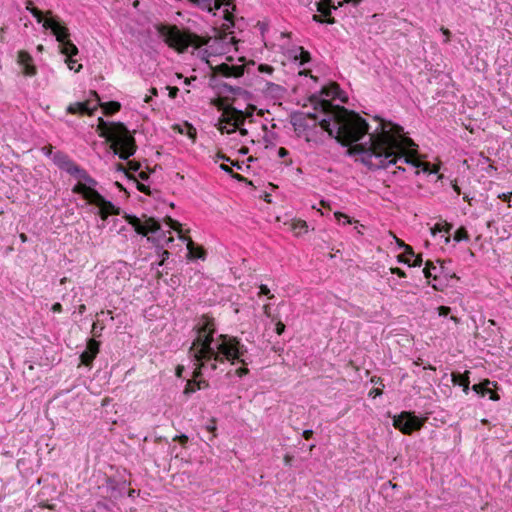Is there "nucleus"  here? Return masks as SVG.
<instances>
[{
  "instance_id": "1",
  "label": "nucleus",
  "mask_w": 512,
  "mask_h": 512,
  "mask_svg": "<svg viewBox=\"0 0 512 512\" xmlns=\"http://www.w3.org/2000/svg\"><path fill=\"white\" fill-rule=\"evenodd\" d=\"M380 124L375 132L370 134L368 144L350 146L346 154L361 155V162L370 170L387 169L396 162L395 156L403 151L405 146L413 144V140L404 135L403 127L380 116H375Z\"/></svg>"
},
{
  "instance_id": "2",
  "label": "nucleus",
  "mask_w": 512,
  "mask_h": 512,
  "mask_svg": "<svg viewBox=\"0 0 512 512\" xmlns=\"http://www.w3.org/2000/svg\"><path fill=\"white\" fill-rule=\"evenodd\" d=\"M330 118L319 121V126L339 144L348 147L369 133L368 122L357 112L344 106H336Z\"/></svg>"
},
{
  "instance_id": "3",
  "label": "nucleus",
  "mask_w": 512,
  "mask_h": 512,
  "mask_svg": "<svg viewBox=\"0 0 512 512\" xmlns=\"http://www.w3.org/2000/svg\"><path fill=\"white\" fill-rule=\"evenodd\" d=\"M97 132L110 142L111 149L120 159L128 160L136 153V140L124 123L107 122L99 117Z\"/></svg>"
},
{
  "instance_id": "4",
  "label": "nucleus",
  "mask_w": 512,
  "mask_h": 512,
  "mask_svg": "<svg viewBox=\"0 0 512 512\" xmlns=\"http://www.w3.org/2000/svg\"><path fill=\"white\" fill-rule=\"evenodd\" d=\"M159 34L165 43L179 53H184L188 47L200 48L209 44L211 37L200 36L190 30H180L176 25H160Z\"/></svg>"
},
{
  "instance_id": "5",
  "label": "nucleus",
  "mask_w": 512,
  "mask_h": 512,
  "mask_svg": "<svg viewBox=\"0 0 512 512\" xmlns=\"http://www.w3.org/2000/svg\"><path fill=\"white\" fill-rule=\"evenodd\" d=\"M247 347L237 337L227 334H221L216 340L215 356L212 357L211 370L217 369V363H224L225 361L235 364L236 362L242 365H248L245 359L247 354Z\"/></svg>"
},
{
  "instance_id": "6",
  "label": "nucleus",
  "mask_w": 512,
  "mask_h": 512,
  "mask_svg": "<svg viewBox=\"0 0 512 512\" xmlns=\"http://www.w3.org/2000/svg\"><path fill=\"white\" fill-rule=\"evenodd\" d=\"M49 18H44V13L34 6V18L38 23H43L45 30H50L56 36L57 41L60 43L61 53L68 58L78 54L77 46L69 39L70 33L67 27L61 25L59 21L52 17L50 11L47 12Z\"/></svg>"
},
{
  "instance_id": "7",
  "label": "nucleus",
  "mask_w": 512,
  "mask_h": 512,
  "mask_svg": "<svg viewBox=\"0 0 512 512\" xmlns=\"http://www.w3.org/2000/svg\"><path fill=\"white\" fill-rule=\"evenodd\" d=\"M123 217L137 234L148 236L147 240L152 242L156 248H163L164 243L167 244L174 240L173 237L166 238L160 222L153 217H149L144 223L135 215L125 213Z\"/></svg>"
},
{
  "instance_id": "8",
  "label": "nucleus",
  "mask_w": 512,
  "mask_h": 512,
  "mask_svg": "<svg viewBox=\"0 0 512 512\" xmlns=\"http://www.w3.org/2000/svg\"><path fill=\"white\" fill-rule=\"evenodd\" d=\"M215 332L216 329H211L208 333L198 335L195 338L189 349V355L192 361H212L216 350V341H214Z\"/></svg>"
},
{
  "instance_id": "9",
  "label": "nucleus",
  "mask_w": 512,
  "mask_h": 512,
  "mask_svg": "<svg viewBox=\"0 0 512 512\" xmlns=\"http://www.w3.org/2000/svg\"><path fill=\"white\" fill-rule=\"evenodd\" d=\"M424 423L425 419L417 417L411 411H402L393 419V426L405 435H411L419 431Z\"/></svg>"
},
{
  "instance_id": "10",
  "label": "nucleus",
  "mask_w": 512,
  "mask_h": 512,
  "mask_svg": "<svg viewBox=\"0 0 512 512\" xmlns=\"http://www.w3.org/2000/svg\"><path fill=\"white\" fill-rule=\"evenodd\" d=\"M316 6L320 15L314 14L312 17L313 21L317 23L334 24L335 18L332 16L331 11L332 9H337V7L342 6V3L339 2L336 6L333 3H328L327 0H320L316 3Z\"/></svg>"
},
{
  "instance_id": "11",
  "label": "nucleus",
  "mask_w": 512,
  "mask_h": 512,
  "mask_svg": "<svg viewBox=\"0 0 512 512\" xmlns=\"http://www.w3.org/2000/svg\"><path fill=\"white\" fill-rule=\"evenodd\" d=\"M91 205H95L99 208L98 214L102 220H106L110 215H120L121 213L119 207H116L111 201L106 200L99 192Z\"/></svg>"
},
{
  "instance_id": "12",
  "label": "nucleus",
  "mask_w": 512,
  "mask_h": 512,
  "mask_svg": "<svg viewBox=\"0 0 512 512\" xmlns=\"http://www.w3.org/2000/svg\"><path fill=\"white\" fill-rule=\"evenodd\" d=\"M246 120V112L237 109L234 106H228L225 109V115L219 118L220 123H226L233 126H243Z\"/></svg>"
},
{
  "instance_id": "13",
  "label": "nucleus",
  "mask_w": 512,
  "mask_h": 512,
  "mask_svg": "<svg viewBox=\"0 0 512 512\" xmlns=\"http://www.w3.org/2000/svg\"><path fill=\"white\" fill-rule=\"evenodd\" d=\"M212 71L216 75H221L223 77H241L244 74L245 66L244 65H229L227 63H221L212 67Z\"/></svg>"
},
{
  "instance_id": "14",
  "label": "nucleus",
  "mask_w": 512,
  "mask_h": 512,
  "mask_svg": "<svg viewBox=\"0 0 512 512\" xmlns=\"http://www.w3.org/2000/svg\"><path fill=\"white\" fill-rule=\"evenodd\" d=\"M414 146H416V144L414 142L411 145L405 146L403 151L397 153V155L395 156L396 162L391 163L390 165H396L398 161L403 159L404 163L410 164V165H412L415 168L422 167L424 162H422L417 157V152L415 150H413V151H411L409 153L407 152L408 149H410V148H412Z\"/></svg>"
},
{
  "instance_id": "15",
  "label": "nucleus",
  "mask_w": 512,
  "mask_h": 512,
  "mask_svg": "<svg viewBox=\"0 0 512 512\" xmlns=\"http://www.w3.org/2000/svg\"><path fill=\"white\" fill-rule=\"evenodd\" d=\"M100 342L95 340L94 338H90L87 341L86 349L81 353L80 360L81 363L85 366H91L93 360L96 358L99 353Z\"/></svg>"
},
{
  "instance_id": "16",
  "label": "nucleus",
  "mask_w": 512,
  "mask_h": 512,
  "mask_svg": "<svg viewBox=\"0 0 512 512\" xmlns=\"http://www.w3.org/2000/svg\"><path fill=\"white\" fill-rule=\"evenodd\" d=\"M309 101L311 104H313L315 110H318L328 116H331V114L336 109L335 107L337 106V105H334L330 100L321 99L316 94H312L309 97Z\"/></svg>"
},
{
  "instance_id": "17",
  "label": "nucleus",
  "mask_w": 512,
  "mask_h": 512,
  "mask_svg": "<svg viewBox=\"0 0 512 512\" xmlns=\"http://www.w3.org/2000/svg\"><path fill=\"white\" fill-rule=\"evenodd\" d=\"M72 191L76 194L82 195V197L91 204L96 195L98 194V191L95 190L93 187L88 186L86 183L78 182L72 189Z\"/></svg>"
},
{
  "instance_id": "18",
  "label": "nucleus",
  "mask_w": 512,
  "mask_h": 512,
  "mask_svg": "<svg viewBox=\"0 0 512 512\" xmlns=\"http://www.w3.org/2000/svg\"><path fill=\"white\" fill-rule=\"evenodd\" d=\"M97 109V106H94L93 108L90 107V102H76L73 104H70L67 107V112L70 114H80V115H93L94 111Z\"/></svg>"
},
{
  "instance_id": "19",
  "label": "nucleus",
  "mask_w": 512,
  "mask_h": 512,
  "mask_svg": "<svg viewBox=\"0 0 512 512\" xmlns=\"http://www.w3.org/2000/svg\"><path fill=\"white\" fill-rule=\"evenodd\" d=\"M126 486L127 482L125 480L117 482L109 479L107 488L110 490V499L118 500L122 498L126 493Z\"/></svg>"
},
{
  "instance_id": "20",
  "label": "nucleus",
  "mask_w": 512,
  "mask_h": 512,
  "mask_svg": "<svg viewBox=\"0 0 512 512\" xmlns=\"http://www.w3.org/2000/svg\"><path fill=\"white\" fill-rule=\"evenodd\" d=\"M186 246H187V250H188L187 257L189 259H201V260L206 259L207 252H206L205 248L201 245L195 244L191 238H188Z\"/></svg>"
},
{
  "instance_id": "21",
  "label": "nucleus",
  "mask_w": 512,
  "mask_h": 512,
  "mask_svg": "<svg viewBox=\"0 0 512 512\" xmlns=\"http://www.w3.org/2000/svg\"><path fill=\"white\" fill-rule=\"evenodd\" d=\"M54 487H43L41 491L37 493L36 501L38 502L39 507L41 508H52V505L49 503L50 500H53L52 495L55 494Z\"/></svg>"
},
{
  "instance_id": "22",
  "label": "nucleus",
  "mask_w": 512,
  "mask_h": 512,
  "mask_svg": "<svg viewBox=\"0 0 512 512\" xmlns=\"http://www.w3.org/2000/svg\"><path fill=\"white\" fill-rule=\"evenodd\" d=\"M469 375H470V371H465L464 373L453 372L451 374L452 383L454 385H458V386L463 387V391H464L465 394H468L469 389H470V387H469V385H470Z\"/></svg>"
},
{
  "instance_id": "23",
  "label": "nucleus",
  "mask_w": 512,
  "mask_h": 512,
  "mask_svg": "<svg viewBox=\"0 0 512 512\" xmlns=\"http://www.w3.org/2000/svg\"><path fill=\"white\" fill-rule=\"evenodd\" d=\"M290 122L293 125L295 131H305L310 128L307 123L306 114L304 112H294L290 116Z\"/></svg>"
},
{
  "instance_id": "24",
  "label": "nucleus",
  "mask_w": 512,
  "mask_h": 512,
  "mask_svg": "<svg viewBox=\"0 0 512 512\" xmlns=\"http://www.w3.org/2000/svg\"><path fill=\"white\" fill-rule=\"evenodd\" d=\"M18 64L22 67L25 75H32V58L27 51L21 50L18 52Z\"/></svg>"
},
{
  "instance_id": "25",
  "label": "nucleus",
  "mask_w": 512,
  "mask_h": 512,
  "mask_svg": "<svg viewBox=\"0 0 512 512\" xmlns=\"http://www.w3.org/2000/svg\"><path fill=\"white\" fill-rule=\"evenodd\" d=\"M195 329L197 330L198 335L206 334L209 330L216 329L214 319L207 315H203L195 326Z\"/></svg>"
},
{
  "instance_id": "26",
  "label": "nucleus",
  "mask_w": 512,
  "mask_h": 512,
  "mask_svg": "<svg viewBox=\"0 0 512 512\" xmlns=\"http://www.w3.org/2000/svg\"><path fill=\"white\" fill-rule=\"evenodd\" d=\"M341 93L342 91L340 89V86L336 82H332L329 85L323 86L321 89V95H324L326 97L339 98L342 101H344V99L340 97Z\"/></svg>"
},
{
  "instance_id": "27",
  "label": "nucleus",
  "mask_w": 512,
  "mask_h": 512,
  "mask_svg": "<svg viewBox=\"0 0 512 512\" xmlns=\"http://www.w3.org/2000/svg\"><path fill=\"white\" fill-rule=\"evenodd\" d=\"M53 160L61 169L65 170L66 172L68 171V168H71L74 164V162L66 154L60 152L54 154Z\"/></svg>"
},
{
  "instance_id": "28",
  "label": "nucleus",
  "mask_w": 512,
  "mask_h": 512,
  "mask_svg": "<svg viewBox=\"0 0 512 512\" xmlns=\"http://www.w3.org/2000/svg\"><path fill=\"white\" fill-rule=\"evenodd\" d=\"M103 109V113L106 116H112L121 110V103L117 101H108L105 103H99Z\"/></svg>"
},
{
  "instance_id": "29",
  "label": "nucleus",
  "mask_w": 512,
  "mask_h": 512,
  "mask_svg": "<svg viewBox=\"0 0 512 512\" xmlns=\"http://www.w3.org/2000/svg\"><path fill=\"white\" fill-rule=\"evenodd\" d=\"M492 384V382L488 379H485L484 381L474 384L472 386V390L477 393L478 395L484 397L488 392H490L489 385Z\"/></svg>"
},
{
  "instance_id": "30",
  "label": "nucleus",
  "mask_w": 512,
  "mask_h": 512,
  "mask_svg": "<svg viewBox=\"0 0 512 512\" xmlns=\"http://www.w3.org/2000/svg\"><path fill=\"white\" fill-rule=\"evenodd\" d=\"M220 92L224 93H232L235 95H242V94H248L247 91L243 90L241 87H234L228 83H221L219 84Z\"/></svg>"
},
{
  "instance_id": "31",
  "label": "nucleus",
  "mask_w": 512,
  "mask_h": 512,
  "mask_svg": "<svg viewBox=\"0 0 512 512\" xmlns=\"http://www.w3.org/2000/svg\"><path fill=\"white\" fill-rule=\"evenodd\" d=\"M194 362H195L196 367L193 370L191 380H197L198 378H200L202 376V369L206 368V367H209L211 369V363H213V361H205V362L194 361Z\"/></svg>"
},
{
  "instance_id": "32",
  "label": "nucleus",
  "mask_w": 512,
  "mask_h": 512,
  "mask_svg": "<svg viewBox=\"0 0 512 512\" xmlns=\"http://www.w3.org/2000/svg\"><path fill=\"white\" fill-rule=\"evenodd\" d=\"M453 239H454L456 242H460V241H468V240H469V234H468L467 229H466L464 226L459 227V228L455 231L454 236H453Z\"/></svg>"
},
{
  "instance_id": "33",
  "label": "nucleus",
  "mask_w": 512,
  "mask_h": 512,
  "mask_svg": "<svg viewBox=\"0 0 512 512\" xmlns=\"http://www.w3.org/2000/svg\"><path fill=\"white\" fill-rule=\"evenodd\" d=\"M226 100L227 98L217 97L211 100V105L217 108L218 111H222V115H225V109H227L229 106L226 105Z\"/></svg>"
},
{
  "instance_id": "34",
  "label": "nucleus",
  "mask_w": 512,
  "mask_h": 512,
  "mask_svg": "<svg viewBox=\"0 0 512 512\" xmlns=\"http://www.w3.org/2000/svg\"><path fill=\"white\" fill-rule=\"evenodd\" d=\"M67 173L80 180L82 177L86 175L87 171L74 163L71 168H68Z\"/></svg>"
},
{
  "instance_id": "35",
  "label": "nucleus",
  "mask_w": 512,
  "mask_h": 512,
  "mask_svg": "<svg viewBox=\"0 0 512 512\" xmlns=\"http://www.w3.org/2000/svg\"><path fill=\"white\" fill-rule=\"evenodd\" d=\"M212 1L213 0H192V4H194L195 6L201 8L203 10L212 12L213 11Z\"/></svg>"
},
{
  "instance_id": "36",
  "label": "nucleus",
  "mask_w": 512,
  "mask_h": 512,
  "mask_svg": "<svg viewBox=\"0 0 512 512\" xmlns=\"http://www.w3.org/2000/svg\"><path fill=\"white\" fill-rule=\"evenodd\" d=\"M128 178L133 180L134 182H136V187L140 192H142L146 195H151V190H150L149 186L137 181V179L134 175H128Z\"/></svg>"
},
{
  "instance_id": "37",
  "label": "nucleus",
  "mask_w": 512,
  "mask_h": 512,
  "mask_svg": "<svg viewBox=\"0 0 512 512\" xmlns=\"http://www.w3.org/2000/svg\"><path fill=\"white\" fill-rule=\"evenodd\" d=\"M437 267L434 265V263L430 260L426 261L425 267L423 269V273L425 278L430 279L434 274H432V270H436Z\"/></svg>"
},
{
  "instance_id": "38",
  "label": "nucleus",
  "mask_w": 512,
  "mask_h": 512,
  "mask_svg": "<svg viewBox=\"0 0 512 512\" xmlns=\"http://www.w3.org/2000/svg\"><path fill=\"white\" fill-rule=\"evenodd\" d=\"M300 55L295 56V59L300 60V64L304 65L305 63H308L311 60V55L308 51L304 50L303 47H299Z\"/></svg>"
},
{
  "instance_id": "39",
  "label": "nucleus",
  "mask_w": 512,
  "mask_h": 512,
  "mask_svg": "<svg viewBox=\"0 0 512 512\" xmlns=\"http://www.w3.org/2000/svg\"><path fill=\"white\" fill-rule=\"evenodd\" d=\"M164 221L171 229L175 231H181V224L178 221L172 219L170 216H166Z\"/></svg>"
},
{
  "instance_id": "40",
  "label": "nucleus",
  "mask_w": 512,
  "mask_h": 512,
  "mask_svg": "<svg viewBox=\"0 0 512 512\" xmlns=\"http://www.w3.org/2000/svg\"><path fill=\"white\" fill-rule=\"evenodd\" d=\"M198 389H197V386L195 385L194 382H192V380H188L187 383H186V386L184 388V391L183 393L187 396L191 395L192 393L196 392Z\"/></svg>"
},
{
  "instance_id": "41",
  "label": "nucleus",
  "mask_w": 512,
  "mask_h": 512,
  "mask_svg": "<svg viewBox=\"0 0 512 512\" xmlns=\"http://www.w3.org/2000/svg\"><path fill=\"white\" fill-rule=\"evenodd\" d=\"M157 253L161 256V260L157 263V266H163L165 261L169 258L170 252L163 248H157Z\"/></svg>"
},
{
  "instance_id": "42",
  "label": "nucleus",
  "mask_w": 512,
  "mask_h": 512,
  "mask_svg": "<svg viewBox=\"0 0 512 512\" xmlns=\"http://www.w3.org/2000/svg\"><path fill=\"white\" fill-rule=\"evenodd\" d=\"M422 170L424 172H428L430 174H434V173H437L438 170H439V166L438 165H432L431 163L429 162H424L423 166H422Z\"/></svg>"
},
{
  "instance_id": "43",
  "label": "nucleus",
  "mask_w": 512,
  "mask_h": 512,
  "mask_svg": "<svg viewBox=\"0 0 512 512\" xmlns=\"http://www.w3.org/2000/svg\"><path fill=\"white\" fill-rule=\"evenodd\" d=\"M224 19L229 22L230 24L224 25L225 29H229L230 27L234 26V15L228 10H224Z\"/></svg>"
},
{
  "instance_id": "44",
  "label": "nucleus",
  "mask_w": 512,
  "mask_h": 512,
  "mask_svg": "<svg viewBox=\"0 0 512 512\" xmlns=\"http://www.w3.org/2000/svg\"><path fill=\"white\" fill-rule=\"evenodd\" d=\"M431 278L435 281V283L432 284V288L436 291H442L444 289V284L440 281V277L435 274Z\"/></svg>"
},
{
  "instance_id": "45",
  "label": "nucleus",
  "mask_w": 512,
  "mask_h": 512,
  "mask_svg": "<svg viewBox=\"0 0 512 512\" xmlns=\"http://www.w3.org/2000/svg\"><path fill=\"white\" fill-rule=\"evenodd\" d=\"M127 166H128V171H131V172H137L141 168L140 162L134 161V160H128Z\"/></svg>"
},
{
  "instance_id": "46",
  "label": "nucleus",
  "mask_w": 512,
  "mask_h": 512,
  "mask_svg": "<svg viewBox=\"0 0 512 512\" xmlns=\"http://www.w3.org/2000/svg\"><path fill=\"white\" fill-rule=\"evenodd\" d=\"M214 5L212 6L214 9H220L222 6H229L232 4V0H213Z\"/></svg>"
},
{
  "instance_id": "47",
  "label": "nucleus",
  "mask_w": 512,
  "mask_h": 512,
  "mask_svg": "<svg viewBox=\"0 0 512 512\" xmlns=\"http://www.w3.org/2000/svg\"><path fill=\"white\" fill-rule=\"evenodd\" d=\"M80 180L84 181L88 186L94 187L97 185V181L93 179L88 173L84 177H82Z\"/></svg>"
},
{
  "instance_id": "48",
  "label": "nucleus",
  "mask_w": 512,
  "mask_h": 512,
  "mask_svg": "<svg viewBox=\"0 0 512 512\" xmlns=\"http://www.w3.org/2000/svg\"><path fill=\"white\" fill-rule=\"evenodd\" d=\"M258 71L261 72V73L271 74L274 71V68L271 65H268V64H260L258 66Z\"/></svg>"
},
{
  "instance_id": "49",
  "label": "nucleus",
  "mask_w": 512,
  "mask_h": 512,
  "mask_svg": "<svg viewBox=\"0 0 512 512\" xmlns=\"http://www.w3.org/2000/svg\"><path fill=\"white\" fill-rule=\"evenodd\" d=\"M260 291H259V296L261 295H265V296H268L269 299H272L274 298V295L273 294H270V289L266 286V285H261L259 287Z\"/></svg>"
},
{
  "instance_id": "50",
  "label": "nucleus",
  "mask_w": 512,
  "mask_h": 512,
  "mask_svg": "<svg viewBox=\"0 0 512 512\" xmlns=\"http://www.w3.org/2000/svg\"><path fill=\"white\" fill-rule=\"evenodd\" d=\"M192 382L195 383V385L197 386V389L200 390V389H205V388H208L209 387V382L206 381V380H192Z\"/></svg>"
},
{
  "instance_id": "51",
  "label": "nucleus",
  "mask_w": 512,
  "mask_h": 512,
  "mask_svg": "<svg viewBox=\"0 0 512 512\" xmlns=\"http://www.w3.org/2000/svg\"><path fill=\"white\" fill-rule=\"evenodd\" d=\"M414 257H415V259L413 260V262H411L409 264V266L420 267L422 265V262H423L422 254L414 255Z\"/></svg>"
},
{
  "instance_id": "52",
  "label": "nucleus",
  "mask_w": 512,
  "mask_h": 512,
  "mask_svg": "<svg viewBox=\"0 0 512 512\" xmlns=\"http://www.w3.org/2000/svg\"><path fill=\"white\" fill-rule=\"evenodd\" d=\"M166 89L169 91V97L175 99L178 95L179 89L176 86H167Z\"/></svg>"
},
{
  "instance_id": "53",
  "label": "nucleus",
  "mask_w": 512,
  "mask_h": 512,
  "mask_svg": "<svg viewBox=\"0 0 512 512\" xmlns=\"http://www.w3.org/2000/svg\"><path fill=\"white\" fill-rule=\"evenodd\" d=\"M96 508L98 509L99 512L104 511V510L110 511V507L107 504V502H105V501H98L96 503Z\"/></svg>"
},
{
  "instance_id": "54",
  "label": "nucleus",
  "mask_w": 512,
  "mask_h": 512,
  "mask_svg": "<svg viewBox=\"0 0 512 512\" xmlns=\"http://www.w3.org/2000/svg\"><path fill=\"white\" fill-rule=\"evenodd\" d=\"M246 366L247 365H243L242 367L236 369L235 373L238 377L241 378L249 373V369Z\"/></svg>"
},
{
  "instance_id": "55",
  "label": "nucleus",
  "mask_w": 512,
  "mask_h": 512,
  "mask_svg": "<svg viewBox=\"0 0 512 512\" xmlns=\"http://www.w3.org/2000/svg\"><path fill=\"white\" fill-rule=\"evenodd\" d=\"M189 438L185 434L177 435L173 438V441L179 442L181 445H185L188 442Z\"/></svg>"
},
{
  "instance_id": "56",
  "label": "nucleus",
  "mask_w": 512,
  "mask_h": 512,
  "mask_svg": "<svg viewBox=\"0 0 512 512\" xmlns=\"http://www.w3.org/2000/svg\"><path fill=\"white\" fill-rule=\"evenodd\" d=\"M451 312V308L448 306H439L438 307V314L440 316L446 317Z\"/></svg>"
},
{
  "instance_id": "57",
  "label": "nucleus",
  "mask_w": 512,
  "mask_h": 512,
  "mask_svg": "<svg viewBox=\"0 0 512 512\" xmlns=\"http://www.w3.org/2000/svg\"><path fill=\"white\" fill-rule=\"evenodd\" d=\"M391 273L392 274H396L397 276L401 277V278H405L406 277V273L405 271H403L401 268L399 267H392L390 269Z\"/></svg>"
},
{
  "instance_id": "58",
  "label": "nucleus",
  "mask_w": 512,
  "mask_h": 512,
  "mask_svg": "<svg viewBox=\"0 0 512 512\" xmlns=\"http://www.w3.org/2000/svg\"><path fill=\"white\" fill-rule=\"evenodd\" d=\"M334 215H335V218H336L338 221H341V219L343 218V219H345V220H346V222H345V223H348V224H350V223H351V220L349 219V217H348L346 214L342 213V212H336Z\"/></svg>"
},
{
  "instance_id": "59",
  "label": "nucleus",
  "mask_w": 512,
  "mask_h": 512,
  "mask_svg": "<svg viewBox=\"0 0 512 512\" xmlns=\"http://www.w3.org/2000/svg\"><path fill=\"white\" fill-rule=\"evenodd\" d=\"M231 177L236 179L239 182H247V183L251 184V181H248L245 177H243L242 175H240L238 173H235L234 171L232 172Z\"/></svg>"
},
{
  "instance_id": "60",
  "label": "nucleus",
  "mask_w": 512,
  "mask_h": 512,
  "mask_svg": "<svg viewBox=\"0 0 512 512\" xmlns=\"http://www.w3.org/2000/svg\"><path fill=\"white\" fill-rule=\"evenodd\" d=\"M486 395H488L489 399H491L493 401H498L500 399L499 394L492 388H490V392H488Z\"/></svg>"
},
{
  "instance_id": "61",
  "label": "nucleus",
  "mask_w": 512,
  "mask_h": 512,
  "mask_svg": "<svg viewBox=\"0 0 512 512\" xmlns=\"http://www.w3.org/2000/svg\"><path fill=\"white\" fill-rule=\"evenodd\" d=\"M293 460H294V457L290 454H286L284 456V464L288 467H292L293 465Z\"/></svg>"
},
{
  "instance_id": "62",
  "label": "nucleus",
  "mask_w": 512,
  "mask_h": 512,
  "mask_svg": "<svg viewBox=\"0 0 512 512\" xmlns=\"http://www.w3.org/2000/svg\"><path fill=\"white\" fill-rule=\"evenodd\" d=\"M275 330H276V333H277L278 335H281V334H283V333H284V331H285V325H284L281 321H278V322L276 323V329H275Z\"/></svg>"
},
{
  "instance_id": "63",
  "label": "nucleus",
  "mask_w": 512,
  "mask_h": 512,
  "mask_svg": "<svg viewBox=\"0 0 512 512\" xmlns=\"http://www.w3.org/2000/svg\"><path fill=\"white\" fill-rule=\"evenodd\" d=\"M397 260H398V262L404 263V264H407V265H409L411 263L410 259L407 256H405L404 254H399L397 256Z\"/></svg>"
},
{
  "instance_id": "64",
  "label": "nucleus",
  "mask_w": 512,
  "mask_h": 512,
  "mask_svg": "<svg viewBox=\"0 0 512 512\" xmlns=\"http://www.w3.org/2000/svg\"><path fill=\"white\" fill-rule=\"evenodd\" d=\"M443 231V226L441 224H435L434 227L431 228V234L435 236L438 232Z\"/></svg>"
}]
</instances>
